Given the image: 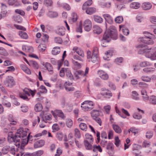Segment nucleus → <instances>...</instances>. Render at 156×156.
Returning a JSON list of instances; mask_svg holds the SVG:
<instances>
[{
    "mask_svg": "<svg viewBox=\"0 0 156 156\" xmlns=\"http://www.w3.org/2000/svg\"><path fill=\"white\" fill-rule=\"evenodd\" d=\"M97 74L98 76L103 80H107L109 78L108 74L103 70H98V71Z\"/></svg>",
    "mask_w": 156,
    "mask_h": 156,
    "instance_id": "nucleus-9",
    "label": "nucleus"
},
{
    "mask_svg": "<svg viewBox=\"0 0 156 156\" xmlns=\"http://www.w3.org/2000/svg\"><path fill=\"white\" fill-rule=\"evenodd\" d=\"M75 135L76 137L78 138H80L81 137L80 131L78 129H75Z\"/></svg>",
    "mask_w": 156,
    "mask_h": 156,
    "instance_id": "nucleus-61",
    "label": "nucleus"
},
{
    "mask_svg": "<svg viewBox=\"0 0 156 156\" xmlns=\"http://www.w3.org/2000/svg\"><path fill=\"white\" fill-rule=\"evenodd\" d=\"M47 15L50 18H53L58 16V13L56 12L49 11L47 13Z\"/></svg>",
    "mask_w": 156,
    "mask_h": 156,
    "instance_id": "nucleus-25",
    "label": "nucleus"
},
{
    "mask_svg": "<svg viewBox=\"0 0 156 156\" xmlns=\"http://www.w3.org/2000/svg\"><path fill=\"white\" fill-rule=\"evenodd\" d=\"M94 20L97 23H101L103 21V19L100 16L94 15L93 16Z\"/></svg>",
    "mask_w": 156,
    "mask_h": 156,
    "instance_id": "nucleus-32",
    "label": "nucleus"
},
{
    "mask_svg": "<svg viewBox=\"0 0 156 156\" xmlns=\"http://www.w3.org/2000/svg\"><path fill=\"white\" fill-rule=\"evenodd\" d=\"M101 94L103 96H105L106 97L110 98L112 96V94L108 90L106 89L105 88H103L101 89Z\"/></svg>",
    "mask_w": 156,
    "mask_h": 156,
    "instance_id": "nucleus-11",
    "label": "nucleus"
},
{
    "mask_svg": "<svg viewBox=\"0 0 156 156\" xmlns=\"http://www.w3.org/2000/svg\"><path fill=\"white\" fill-rule=\"evenodd\" d=\"M23 50L27 52H32L33 51V48L27 45H23L22 47Z\"/></svg>",
    "mask_w": 156,
    "mask_h": 156,
    "instance_id": "nucleus-33",
    "label": "nucleus"
},
{
    "mask_svg": "<svg viewBox=\"0 0 156 156\" xmlns=\"http://www.w3.org/2000/svg\"><path fill=\"white\" fill-rule=\"evenodd\" d=\"M72 83L69 81L66 82L64 83V86L67 91H72L74 90V88L73 87H70Z\"/></svg>",
    "mask_w": 156,
    "mask_h": 156,
    "instance_id": "nucleus-13",
    "label": "nucleus"
},
{
    "mask_svg": "<svg viewBox=\"0 0 156 156\" xmlns=\"http://www.w3.org/2000/svg\"><path fill=\"white\" fill-rule=\"evenodd\" d=\"M150 143L148 141H144L142 144V147H148L150 146Z\"/></svg>",
    "mask_w": 156,
    "mask_h": 156,
    "instance_id": "nucleus-63",
    "label": "nucleus"
},
{
    "mask_svg": "<svg viewBox=\"0 0 156 156\" xmlns=\"http://www.w3.org/2000/svg\"><path fill=\"white\" fill-rule=\"evenodd\" d=\"M36 90H29L27 88H25L22 91L20 92L19 94L20 97L23 99L28 101L29 99L27 97V96H30V94L33 97H34L35 95Z\"/></svg>",
    "mask_w": 156,
    "mask_h": 156,
    "instance_id": "nucleus-2",
    "label": "nucleus"
},
{
    "mask_svg": "<svg viewBox=\"0 0 156 156\" xmlns=\"http://www.w3.org/2000/svg\"><path fill=\"white\" fill-rule=\"evenodd\" d=\"M8 140L11 139V141H13L15 144L16 146H19L21 143V140L23 144L26 145L28 143V141H33V137L30 135L29 130L25 129L24 130L23 128H21L17 130L15 136H8Z\"/></svg>",
    "mask_w": 156,
    "mask_h": 156,
    "instance_id": "nucleus-1",
    "label": "nucleus"
},
{
    "mask_svg": "<svg viewBox=\"0 0 156 156\" xmlns=\"http://www.w3.org/2000/svg\"><path fill=\"white\" fill-rule=\"evenodd\" d=\"M141 79L142 81L146 82H149L151 80V78L147 76H142Z\"/></svg>",
    "mask_w": 156,
    "mask_h": 156,
    "instance_id": "nucleus-56",
    "label": "nucleus"
},
{
    "mask_svg": "<svg viewBox=\"0 0 156 156\" xmlns=\"http://www.w3.org/2000/svg\"><path fill=\"white\" fill-rule=\"evenodd\" d=\"M112 127L115 133L118 134L122 133V130L121 128L117 124H113Z\"/></svg>",
    "mask_w": 156,
    "mask_h": 156,
    "instance_id": "nucleus-18",
    "label": "nucleus"
},
{
    "mask_svg": "<svg viewBox=\"0 0 156 156\" xmlns=\"http://www.w3.org/2000/svg\"><path fill=\"white\" fill-rule=\"evenodd\" d=\"M119 29L120 31H122L124 35H127L129 34V31L127 28L125 27L124 25H120L119 26Z\"/></svg>",
    "mask_w": 156,
    "mask_h": 156,
    "instance_id": "nucleus-22",
    "label": "nucleus"
},
{
    "mask_svg": "<svg viewBox=\"0 0 156 156\" xmlns=\"http://www.w3.org/2000/svg\"><path fill=\"white\" fill-rule=\"evenodd\" d=\"M13 18L14 20L17 23H20L22 21V19L19 15L14 16Z\"/></svg>",
    "mask_w": 156,
    "mask_h": 156,
    "instance_id": "nucleus-48",
    "label": "nucleus"
},
{
    "mask_svg": "<svg viewBox=\"0 0 156 156\" xmlns=\"http://www.w3.org/2000/svg\"><path fill=\"white\" fill-rule=\"evenodd\" d=\"M84 72L81 70L76 71L74 73V75L77 79L79 78L81 76H83Z\"/></svg>",
    "mask_w": 156,
    "mask_h": 156,
    "instance_id": "nucleus-35",
    "label": "nucleus"
},
{
    "mask_svg": "<svg viewBox=\"0 0 156 156\" xmlns=\"http://www.w3.org/2000/svg\"><path fill=\"white\" fill-rule=\"evenodd\" d=\"M20 36L23 39H27L28 38V36L27 34L24 32L20 31L19 32Z\"/></svg>",
    "mask_w": 156,
    "mask_h": 156,
    "instance_id": "nucleus-42",
    "label": "nucleus"
},
{
    "mask_svg": "<svg viewBox=\"0 0 156 156\" xmlns=\"http://www.w3.org/2000/svg\"><path fill=\"white\" fill-rule=\"evenodd\" d=\"M85 140H87L90 143H93V138L92 136L88 133L86 134L85 135Z\"/></svg>",
    "mask_w": 156,
    "mask_h": 156,
    "instance_id": "nucleus-43",
    "label": "nucleus"
},
{
    "mask_svg": "<svg viewBox=\"0 0 156 156\" xmlns=\"http://www.w3.org/2000/svg\"><path fill=\"white\" fill-rule=\"evenodd\" d=\"M73 51L74 52H76L82 57L83 58L84 57L83 51L80 48H79L75 46L73 48Z\"/></svg>",
    "mask_w": 156,
    "mask_h": 156,
    "instance_id": "nucleus-12",
    "label": "nucleus"
},
{
    "mask_svg": "<svg viewBox=\"0 0 156 156\" xmlns=\"http://www.w3.org/2000/svg\"><path fill=\"white\" fill-rule=\"evenodd\" d=\"M106 21L109 24H112L113 22L112 17L108 14H105L103 15Z\"/></svg>",
    "mask_w": 156,
    "mask_h": 156,
    "instance_id": "nucleus-21",
    "label": "nucleus"
},
{
    "mask_svg": "<svg viewBox=\"0 0 156 156\" xmlns=\"http://www.w3.org/2000/svg\"><path fill=\"white\" fill-rule=\"evenodd\" d=\"M51 115L49 114H45L43 117V120L46 122L44 120H50L51 119Z\"/></svg>",
    "mask_w": 156,
    "mask_h": 156,
    "instance_id": "nucleus-57",
    "label": "nucleus"
},
{
    "mask_svg": "<svg viewBox=\"0 0 156 156\" xmlns=\"http://www.w3.org/2000/svg\"><path fill=\"white\" fill-rule=\"evenodd\" d=\"M51 112L55 117V116H56V115H57L62 119H64L65 118V116L61 110L56 109L54 111H51Z\"/></svg>",
    "mask_w": 156,
    "mask_h": 156,
    "instance_id": "nucleus-10",
    "label": "nucleus"
},
{
    "mask_svg": "<svg viewBox=\"0 0 156 156\" xmlns=\"http://www.w3.org/2000/svg\"><path fill=\"white\" fill-rule=\"evenodd\" d=\"M4 84L7 87H12L15 85V82L13 77L8 76L4 81Z\"/></svg>",
    "mask_w": 156,
    "mask_h": 156,
    "instance_id": "nucleus-5",
    "label": "nucleus"
},
{
    "mask_svg": "<svg viewBox=\"0 0 156 156\" xmlns=\"http://www.w3.org/2000/svg\"><path fill=\"white\" fill-rule=\"evenodd\" d=\"M72 61L73 64L77 69H79L81 68V65L77 62L75 61L73 59H72Z\"/></svg>",
    "mask_w": 156,
    "mask_h": 156,
    "instance_id": "nucleus-50",
    "label": "nucleus"
},
{
    "mask_svg": "<svg viewBox=\"0 0 156 156\" xmlns=\"http://www.w3.org/2000/svg\"><path fill=\"white\" fill-rule=\"evenodd\" d=\"M113 51L112 50H109L105 53V55L103 57L104 58L107 60H109V58L112 55Z\"/></svg>",
    "mask_w": 156,
    "mask_h": 156,
    "instance_id": "nucleus-24",
    "label": "nucleus"
},
{
    "mask_svg": "<svg viewBox=\"0 0 156 156\" xmlns=\"http://www.w3.org/2000/svg\"><path fill=\"white\" fill-rule=\"evenodd\" d=\"M21 108L22 111L23 112H27L28 111V107L25 105H22Z\"/></svg>",
    "mask_w": 156,
    "mask_h": 156,
    "instance_id": "nucleus-64",
    "label": "nucleus"
},
{
    "mask_svg": "<svg viewBox=\"0 0 156 156\" xmlns=\"http://www.w3.org/2000/svg\"><path fill=\"white\" fill-rule=\"evenodd\" d=\"M96 11V9L94 7H90L86 9V12L87 14L91 15Z\"/></svg>",
    "mask_w": 156,
    "mask_h": 156,
    "instance_id": "nucleus-34",
    "label": "nucleus"
},
{
    "mask_svg": "<svg viewBox=\"0 0 156 156\" xmlns=\"http://www.w3.org/2000/svg\"><path fill=\"white\" fill-rule=\"evenodd\" d=\"M133 117L134 118L136 119H141L142 117V115L140 114H138L136 112L133 115Z\"/></svg>",
    "mask_w": 156,
    "mask_h": 156,
    "instance_id": "nucleus-62",
    "label": "nucleus"
},
{
    "mask_svg": "<svg viewBox=\"0 0 156 156\" xmlns=\"http://www.w3.org/2000/svg\"><path fill=\"white\" fill-rule=\"evenodd\" d=\"M131 98L133 99L136 100H139L140 99L139 94L135 91H132Z\"/></svg>",
    "mask_w": 156,
    "mask_h": 156,
    "instance_id": "nucleus-31",
    "label": "nucleus"
},
{
    "mask_svg": "<svg viewBox=\"0 0 156 156\" xmlns=\"http://www.w3.org/2000/svg\"><path fill=\"white\" fill-rule=\"evenodd\" d=\"M83 26L85 31H90L92 27V23L91 21L89 19L86 20L84 22Z\"/></svg>",
    "mask_w": 156,
    "mask_h": 156,
    "instance_id": "nucleus-8",
    "label": "nucleus"
},
{
    "mask_svg": "<svg viewBox=\"0 0 156 156\" xmlns=\"http://www.w3.org/2000/svg\"><path fill=\"white\" fill-rule=\"evenodd\" d=\"M149 101L150 103L155 105L156 104V97L154 95L150 96Z\"/></svg>",
    "mask_w": 156,
    "mask_h": 156,
    "instance_id": "nucleus-47",
    "label": "nucleus"
},
{
    "mask_svg": "<svg viewBox=\"0 0 156 156\" xmlns=\"http://www.w3.org/2000/svg\"><path fill=\"white\" fill-rule=\"evenodd\" d=\"M140 50L142 51V52H140V51L139 53L140 54H141L144 53L146 56L148 58H150L153 57V50L151 48H147L145 49H143L142 48L140 49Z\"/></svg>",
    "mask_w": 156,
    "mask_h": 156,
    "instance_id": "nucleus-7",
    "label": "nucleus"
},
{
    "mask_svg": "<svg viewBox=\"0 0 156 156\" xmlns=\"http://www.w3.org/2000/svg\"><path fill=\"white\" fill-rule=\"evenodd\" d=\"M60 51V48L58 47H56L53 48L51 52L53 55H56L59 54Z\"/></svg>",
    "mask_w": 156,
    "mask_h": 156,
    "instance_id": "nucleus-38",
    "label": "nucleus"
},
{
    "mask_svg": "<svg viewBox=\"0 0 156 156\" xmlns=\"http://www.w3.org/2000/svg\"><path fill=\"white\" fill-rule=\"evenodd\" d=\"M42 106L40 103L37 104L35 106V110L36 112H40L42 110Z\"/></svg>",
    "mask_w": 156,
    "mask_h": 156,
    "instance_id": "nucleus-40",
    "label": "nucleus"
},
{
    "mask_svg": "<svg viewBox=\"0 0 156 156\" xmlns=\"http://www.w3.org/2000/svg\"><path fill=\"white\" fill-rule=\"evenodd\" d=\"M141 148L142 146L141 145L136 144H133V145L132 149L133 151H138Z\"/></svg>",
    "mask_w": 156,
    "mask_h": 156,
    "instance_id": "nucleus-54",
    "label": "nucleus"
},
{
    "mask_svg": "<svg viewBox=\"0 0 156 156\" xmlns=\"http://www.w3.org/2000/svg\"><path fill=\"white\" fill-rule=\"evenodd\" d=\"M94 102L91 101H85L81 104V107L86 111L90 110L93 108Z\"/></svg>",
    "mask_w": 156,
    "mask_h": 156,
    "instance_id": "nucleus-4",
    "label": "nucleus"
},
{
    "mask_svg": "<svg viewBox=\"0 0 156 156\" xmlns=\"http://www.w3.org/2000/svg\"><path fill=\"white\" fill-rule=\"evenodd\" d=\"M93 28L94 33L97 34H100L102 31L101 27L97 25H94Z\"/></svg>",
    "mask_w": 156,
    "mask_h": 156,
    "instance_id": "nucleus-23",
    "label": "nucleus"
},
{
    "mask_svg": "<svg viewBox=\"0 0 156 156\" xmlns=\"http://www.w3.org/2000/svg\"><path fill=\"white\" fill-rule=\"evenodd\" d=\"M112 31H111L108 30L106 31L104 34L103 38V39L108 41L109 40L112 38Z\"/></svg>",
    "mask_w": 156,
    "mask_h": 156,
    "instance_id": "nucleus-15",
    "label": "nucleus"
},
{
    "mask_svg": "<svg viewBox=\"0 0 156 156\" xmlns=\"http://www.w3.org/2000/svg\"><path fill=\"white\" fill-rule=\"evenodd\" d=\"M9 146H5L3 147L2 149V153L4 154H7L9 151Z\"/></svg>",
    "mask_w": 156,
    "mask_h": 156,
    "instance_id": "nucleus-51",
    "label": "nucleus"
},
{
    "mask_svg": "<svg viewBox=\"0 0 156 156\" xmlns=\"http://www.w3.org/2000/svg\"><path fill=\"white\" fill-rule=\"evenodd\" d=\"M152 5L149 2H145L143 3L142 7L145 10H148L152 7Z\"/></svg>",
    "mask_w": 156,
    "mask_h": 156,
    "instance_id": "nucleus-26",
    "label": "nucleus"
},
{
    "mask_svg": "<svg viewBox=\"0 0 156 156\" xmlns=\"http://www.w3.org/2000/svg\"><path fill=\"white\" fill-rule=\"evenodd\" d=\"M98 48H95L93 50V53L90 59H89V61L90 60L93 63H95L97 61H98L99 58L98 56Z\"/></svg>",
    "mask_w": 156,
    "mask_h": 156,
    "instance_id": "nucleus-6",
    "label": "nucleus"
},
{
    "mask_svg": "<svg viewBox=\"0 0 156 156\" xmlns=\"http://www.w3.org/2000/svg\"><path fill=\"white\" fill-rule=\"evenodd\" d=\"M46 49V47L44 44H40L38 46V49L41 52L44 51Z\"/></svg>",
    "mask_w": 156,
    "mask_h": 156,
    "instance_id": "nucleus-55",
    "label": "nucleus"
},
{
    "mask_svg": "<svg viewBox=\"0 0 156 156\" xmlns=\"http://www.w3.org/2000/svg\"><path fill=\"white\" fill-rule=\"evenodd\" d=\"M140 6V3L138 2H133L130 5L131 8L134 9H138Z\"/></svg>",
    "mask_w": 156,
    "mask_h": 156,
    "instance_id": "nucleus-36",
    "label": "nucleus"
},
{
    "mask_svg": "<svg viewBox=\"0 0 156 156\" xmlns=\"http://www.w3.org/2000/svg\"><path fill=\"white\" fill-rule=\"evenodd\" d=\"M147 33L149 34L148 36H146L147 37H142L141 39V41L143 43L148 44H151L154 43V41L153 40L156 38L155 36L153 34L147 32H145L144 34Z\"/></svg>",
    "mask_w": 156,
    "mask_h": 156,
    "instance_id": "nucleus-3",
    "label": "nucleus"
},
{
    "mask_svg": "<svg viewBox=\"0 0 156 156\" xmlns=\"http://www.w3.org/2000/svg\"><path fill=\"white\" fill-rule=\"evenodd\" d=\"M43 65L51 74L53 73V68L52 65L48 62H46Z\"/></svg>",
    "mask_w": 156,
    "mask_h": 156,
    "instance_id": "nucleus-19",
    "label": "nucleus"
},
{
    "mask_svg": "<svg viewBox=\"0 0 156 156\" xmlns=\"http://www.w3.org/2000/svg\"><path fill=\"white\" fill-rule=\"evenodd\" d=\"M8 119L10 122V124L12 125H15L17 123L16 121L13 118V116L11 114H10L9 115Z\"/></svg>",
    "mask_w": 156,
    "mask_h": 156,
    "instance_id": "nucleus-37",
    "label": "nucleus"
},
{
    "mask_svg": "<svg viewBox=\"0 0 156 156\" xmlns=\"http://www.w3.org/2000/svg\"><path fill=\"white\" fill-rule=\"evenodd\" d=\"M92 143L89 142L87 140H85L84 141V144L86 149L87 150H91L92 149V147L91 145Z\"/></svg>",
    "mask_w": 156,
    "mask_h": 156,
    "instance_id": "nucleus-28",
    "label": "nucleus"
},
{
    "mask_svg": "<svg viewBox=\"0 0 156 156\" xmlns=\"http://www.w3.org/2000/svg\"><path fill=\"white\" fill-rule=\"evenodd\" d=\"M155 68L152 67L145 68L143 69L144 71L146 73H151L155 70Z\"/></svg>",
    "mask_w": 156,
    "mask_h": 156,
    "instance_id": "nucleus-49",
    "label": "nucleus"
},
{
    "mask_svg": "<svg viewBox=\"0 0 156 156\" xmlns=\"http://www.w3.org/2000/svg\"><path fill=\"white\" fill-rule=\"evenodd\" d=\"M2 11L1 12L3 14H6L7 13L6 9L7 6L6 5L3 3H1Z\"/></svg>",
    "mask_w": 156,
    "mask_h": 156,
    "instance_id": "nucleus-59",
    "label": "nucleus"
},
{
    "mask_svg": "<svg viewBox=\"0 0 156 156\" xmlns=\"http://www.w3.org/2000/svg\"><path fill=\"white\" fill-rule=\"evenodd\" d=\"M141 94L142 97L144 101H147L149 99V97L147 94L146 90L144 89H141Z\"/></svg>",
    "mask_w": 156,
    "mask_h": 156,
    "instance_id": "nucleus-14",
    "label": "nucleus"
},
{
    "mask_svg": "<svg viewBox=\"0 0 156 156\" xmlns=\"http://www.w3.org/2000/svg\"><path fill=\"white\" fill-rule=\"evenodd\" d=\"M79 127L83 131H86L87 130V125L84 123H80L79 125Z\"/></svg>",
    "mask_w": 156,
    "mask_h": 156,
    "instance_id": "nucleus-44",
    "label": "nucleus"
},
{
    "mask_svg": "<svg viewBox=\"0 0 156 156\" xmlns=\"http://www.w3.org/2000/svg\"><path fill=\"white\" fill-rule=\"evenodd\" d=\"M90 114L93 119H96V118L98 117L100 115L99 111L97 110L92 111L90 112Z\"/></svg>",
    "mask_w": 156,
    "mask_h": 156,
    "instance_id": "nucleus-27",
    "label": "nucleus"
},
{
    "mask_svg": "<svg viewBox=\"0 0 156 156\" xmlns=\"http://www.w3.org/2000/svg\"><path fill=\"white\" fill-rule=\"evenodd\" d=\"M93 149V151L95 153L94 156H96L98 155V151L101 152L102 151V149L101 146L99 145H94Z\"/></svg>",
    "mask_w": 156,
    "mask_h": 156,
    "instance_id": "nucleus-16",
    "label": "nucleus"
},
{
    "mask_svg": "<svg viewBox=\"0 0 156 156\" xmlns=\"http://www.w3.org/2000/svg\"><path fill=\"white\" fill-rule=\"evenodd\" d=\"M115 20L116 23H121L123 21V18L122 16H119L115 19Z\"/></svg>",
    "mask_w": 156,
    "mask_h": 156,
    "instance_id": "nucleus-45",
    "label": "nucleus"
},
{
    "mask_svg": "<svg viewBox=\"0 0 156 156\" xmlns=\"http://www.w3.org/2000/svg\"><path fill=\"white\" fill-rule=\"evenodd\" d=\"M66 124L68 127L70 128L73 125V122L71 119H68L66 120Z\"/></svg>",
    "mask_w": 156,
    "mask_h": 156,
    "instance_id": "nucleus-53",
    "label": "nucleus"
},
{
    "mask_svg": "<svg viewBox=\"0 0 156 156\" xmlns=\"http://www.w3.org/2000/svg\"><path fill=\"white\" fill-rule=\"evenodd\" d=\"M72 21L73 22H76L77 20V16L75 12H73L72 13Z\"/></svg>",
    "mask_w": 156,
    "mask_h": 156,
    "instance_id": "nucleus-52",
    "label": "nucleus"
},
{
    "mask_svg": "<svg viewBox=\"0 0 156 156\" xmlns=\"http://www.w3.org/2000/svg\"><path fill=\"white\" fill-rule=\"evenodd\" d=\"M53 2L52 0H44V4L47 6H50L52 5Z\"/></svg>",
    "mask_w": 156,
    "mask_h": 156,
    "instance_id": "nucleus-60",
    "label": "nucleus"
},
{
    "mask_svg": "<svg viewBox=\"0 0 156 156\" xmlns=\"http://www.w3.org/2000/svg\"><path fill=\"white\" fill-rule=\"evenodd\" d=\"M20 67L27 74H31V72L30 69L25 65L22 64L20 65Z\"/></svg>",
    "mask_w": 156,
    "mask_h": 156,
    "instance_id": "nucleus-30",
    "label": "nucleus"
},
{
    "mask_svg": "<svg viewBox=\"0 0 156 156\" xmlns=\"http://www.w3.org/2000/svg\"><path fill=\"white\" fill-rule=\"evenodd\" d=\"M65 73L68 77L70 80L73 79V77L70 71L68 68H65Z\"/></svg>",
    "mask_w": 156,
    "mask_h": 156,
    "instance_id": "nucleus-39",
    "label": "nucleus"
},
{
    "mask_svg": "<svg viewBox=\"0 0 156 156\" xmlns=\"http://www.w3.org/2000/svg\"><path fill=\"white\" fill-rule=\"evenodd\" d=\"M45 144L44 140H41L36 142L34 144V147L35 148L41 147L43 146Z\"/></svg>",
    "mask_w": 156,
    "mask_h": 156,
    "instance_id": "nucleus-17",
    "label": "nucleus"
},
{
    "mask_svg": "<svg viewBox=\"0 0 156 156\" xmlns=\"http://www.w3.org/2000/svg\"><path fill=\"white\" fill-rule=\"evenodd\" d=\"M138 85L139 87L142 89L147 88L148 87V85L147 84L142 82H140L138 83Z\"/></svg>",
    "mask_w": 156,
    "mask_h": 156,
    "instance_id": "nucleus-41",
    "label": "nucleus"
},
{
    "mask_svg": "<svg viewBox=\"0 0 156 156\" xmlns=\"http://www.w3.org/2000/svg\"><path fill=\"white\" fill-rule=\"evenodd\" d=\"M65 27H61L57 29L56 31V32L59 35L63 36L65 34Z\"/></svg>",
    "mask_w": 156,
    "mask_h": 156,
    "instance_id": "nucleus-20",
    "label": "nucleus"
},
{
    "mask_svg": "<svg viewBox=\"0 0 156 156\" xmlns=\"http://www.w3.org/2000/svg\"><path fill=\"white\" fill-rule=\"evenodd\" d=\"M123 58L122 57L117 58L115 60V62L117 64L119 65L123 62Z\"/></svg>",
    "mask_w": 156,
    "mask_h": 156,
    "instance_id": "nucleus-58",
    "label": "nucleus"
},
{
    "mask_svg": "<svg viewBox=\"0 0 156 156\" xmlns=\"http://www.w3.org/2000/svg\"><path fill=\"white\" fill-rule=\"evenodd\" d=\"M26 62L29 66L34 68L37 69L38 67V65L37 63L35 61H30L29 62L27 61Z\"/></svg>",
    "mask_w": 156,
    "mask_h": 156,
    "instance_id": "nucleus-29",
    "label": "nucleus"
},
{
    "mask_svg": "<svg viewBox=\"0 0 156 156\" xmlns=\"http://www.w3.org/2000/svg\"><path fill=\"white\" fill-rule=\"evenodd\" d=\"M140 66L142 67L149 66L151 65V63L148 62L144 61L141 62L139 64Z\"/></svg>",
    "mask_w": 156,
    "mask_h": 156,
    "instance_id": "nucleus-46",
    "label": "nucleus"
}]
</instances>
